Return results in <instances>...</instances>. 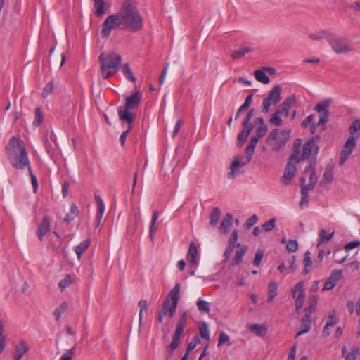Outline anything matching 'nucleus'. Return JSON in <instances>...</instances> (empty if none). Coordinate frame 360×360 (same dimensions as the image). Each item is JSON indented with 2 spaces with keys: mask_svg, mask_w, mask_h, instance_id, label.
<instances>
[{
  "mask_svg": "<svg viewBox=\"0 0 360 360\" xmlns=\"http://www.w3.org/2000/svg\"><path fill=\"white\" fill-rule=\"evenodd\" d=\"M198 253L196 245L193 242H191L189 245V249L186 255L187 259L194 266L197 265L195 257Z\"/></svg>",
  "mask_w": 360,
  "mask_h": 360,
  "instance_id": "nucleus-26",
  "label": "nucleus"
},
{
  "mask_svg": "<svg viewBox=\"0 0 360 360\" xmlns=\"http://www.w3.org/2000/svg\"><path fill=\"white\" fill-rule=\"evenodd\" d=\"M311 326V316L308 314H304L301 320L300 327L303 329V332H309Z\"/></svg>",
  "mask_w": 360,
  "mask_h": 360,
  "instance_id": "nucleus-34",
  "label": "nucleus"
},
{
  "mask_svg": "<svg viewBox=\"0 0 360 360\" xmlns=\"http://www.w3.org/2000/svg\"><path fill=\"white\" fill-rule=\"evenodd\" d=\"M253 154H254V152L248 150V149L245 148V161L240 162V161H239L238 158H235L234 160H233L232 163L230 165V172L227 174V178L229 179L235 178L236 172L238 169V168L240 167H243V166L248 165L250 162Z\"/></svg>",
  "mask_w": 360,
  "mask_h": 360,
  "instance_id": "nucleus-11",
  "label": "nucleus"
},
{
  "mask_svg": "<svg viewBox=\"0 0 360 360\" xmlns=\"http://www.w3.org/2000/svg\"><path fill=\"white\" fill-rule=\"evenodd\" d=\"M349 132L352 135L351 136H354V134L360 130V120H355L352 123L349 127Z\"/></svg>",
  "mask_w": 360,
  "mask_h": 360,
  "instance_id": "nucleus-47",
  "label": "nucleus"
},
{
  "mask_svg": "<svg viewBox=\"0 0 360 360\" xmlns=\"http://www.w3.org/2000/svg\"><path fill=\"white\" fill-rule=\"evenodd\" d=\"M94 7L96 8L95 15L96 16L101 17L105 13L104 0L94 1Z\"/></svg>",
  "mask_w": 360,
  "mask_h": 360,
  "instance_id": "nucleus-33",
  "label": "nucleus"
},
{
  "mask_svg": "<svg viewBox=\"0 0 360 360\" xmlns=\"http://www.w3.org/2000/svg\"><path fill=\"white\" fill-rule=\"evenodd\" d=\"M118 13L123 29L132 32H136L143 29V19L134 0H124L120 6Z\"/></svg>",
  "mask_w": 360,
  "mask_h": 360,
  "instance_id": "nucleus-1",
  "label": "nucleus"
},
{
  "mask_svg": "<svg viewBox=\"0 0 360 360\" xmlns=\"http://www.w3.org/2000/svg\"><path fill=\"white\" fill-rule=\"evenodd\" d=\"M187 321H188L187 312L184 311L181 314V316L176 326L174 334L172 337V341L170 343V345L167 347V350L169 353V356H173L174 350L180 345V339L184 333V328L187 326Z\"/></svg>",
  "mask_w": 360,
  "mask_h": 360,
  "instance_id": "nucleus-6",
  "label": "nucleus"
},
{
  "mask_svg": "<svg viewBox=\"0 0 360 360\" xmlns=\"http://www.w3.org/2000/svg\"><path fill=\"white\" fill-rule=\"evenodd\" d=\"M181 289V284L177 283L175 284L174 287L170 290L167 297L170 300H172V308L174 309L175 307H177L178 300H179V295Z\"/></svg>",
  "mask_w": 360,
  "mask_h": 360,
  "instance_id": "nucleus-21",
  "label": "nucleus"
},
{
  "mask_svg": "<svg viewBox=\"0 0 360 360\" xmlns=\"http://www.w3.org/2000/svg\"><path fill=\"white\" fill-rule=\"evenodd\" d=\"M91 245V240L89 238L81 242L75 248V251L79 259L83 253L89 248Z\"/></svg>",
  "mask_w": 360,
  "mask_h": 360,
  "instance_id": "nucleus-25",
  "label": "nucleus"
},
{
  "mask_svg": "<svg viewBox=\"0 0 360 360\" xmlns=\"http://www.w3.org/2000/svg\"><path fill=\"white\" fill-rule=\"evenodd\" d=\"M158 216H159V212L158 211L155 210L153 212L150 226V229H149L150 237L151 238H153L154 232L157 230L156 221L158 220Z\"/></svg>",
  "mask_w": 360,
  "mask_h": 360,
  "instance_id": "nucleus-40",
  "label": "nucleus"
},
{
  "mask_svg": "<svg viewBox=\"0 0 360 360\" xmlns=\"http://www.w3.org/2000/svg\"><path fill=\"white\" fill-rule=\"evenodd\" d=\"M332 98H327L320 101L314 108V110L320 112L319 121L318 124L325 126L326 123L328 120L330 116V112L328 110V107L332 103Z\"/></svg>",
  "mask_w": 360,
  "mask_h": 360,
  "instance_id": "nucleus-10",
  "label": "nucleus"
},
{
  "mask_svg": "<svg viewBox=\"0 0 360 360\" xmlns=\"http://www.w3.org/2000/svg\"><path fill=\"white\" fill-rule=\"evenodd\" d=\"M5 150L8 161L14 168L23 170L30 165L25 143L20 138L12 136Z\"/></svg>",
  "mask_w": 360,
  "mask_h": 360,
  "instance_id": "nucleus-2",
  "label": "nucleus"
},
{
  "mask_svg": "<svg viewBox=\"0 0 360 360\" xmlns=\"http://www.w3.org/2000/svg\"><path fill=\"white\" fill-rule=\"evenodd\" d=\"M95 200L98 205V211L96 213L98 223L96 226H99L105 212V204L99 195H95Z\"/></svg>",
  "mask_w": 360,
  "mask_h": 360,
  "instance_id": "nucleus-22",
  "label": "nucleus"
},
{
  "mask_svg": "<svg viewBox=\"0 0 360 360\" xmlns=\"http://www.w3.org/2000/svg\"><path fill=\"white\" fill-rule=\"evenodd\" d=\"M297 248L298 244L295 240H289L286 245L288 252H294L297 250Z\"/></svg>",
  "mask_w": 360,
  "mask_h": 360,
  "instance_id": "nucleus-56",
  "label": "nucleus"
},
{
  "mask_svg": "<svg viewBox=\"0 0 360 360\" xmlns=\"http://www.w3.org/2000/svg\"><path fill=\"white\" fill-rule=\"evenodd\" d=\"M264 252L262 250H257L255 253V259L253 261V265L255 266H259L261 264Z\"/></svg>",
  "mask_w": 360,
  "mask_h": 360,
  "instance_id": "nucleus-50",
  "label": "nucleus"
},
{
  "mask_svg": "<svg viewBox=\"0 0 360 360\" xmlns=\"http://www.w3.org/2000/svg\"><path fill=\"white\" fill-rule=\"evenodd\" d=\"M234 248H235V246L228 244V246L226 247V248L224 251V257L225 261H227L229 259V258L230 257V255L233 252Z\"/></svg>",
  "mask_w": 360,
  "mask_h": 360,
  "instance_id": "nucleus-64",
  "label": "nucleus"
},
{
  "mask_svg": "<svg viewBox=\"0 0 360 360\" xmlns=\"http://www.w3.org/2000/svg\"><path fill=\"white\" fill-rule=\"evenodd\" d=\"M268 131L267 126H257L256 128V135L252 136V138H257L259 141L260 139L264 137Z\"/></svg>",
  "mask_w": 360,
  "mask_h": 360,
  "instance_id": "nucleus-44",
  "label": "nucleus"
},
{
  "mask_svg": "<svg viewBox=\"0 0 360 360\" xmlns=\"http://www.w3.org/2000/svg\"><path fill=\"white\" fill-rule=\"evenodd\" d=\"M328 319L330 320L328 321H327V323H326V326H324L323 331H322L323 337L329 336L330 334V333L329 331L330 328L334 327V326L337 323L335 311H330L328 314Z\"/></svg>",
  "mask_w": 360,
  "mask_h": 360,
  "instance_id": "nucleus-19",
  "label": "nucleus"
},
{
  "mask_svg": "<svg viewBox=\"0 0 360 360\" xmlns=\"http://www.w3.org/2000/svg\"><path fill=\"white\" fill-rule=\"evenodd\" d=\"M328 35V34L327 31L321 30L319 32L311 34L309 35V38L311 39H312V40L319 41V40H321V39H322L323 38H326L327 39V36Z\"/></svg>",
  "mask_w": 360,
  "mask_h": 360,
  "instance_id": "nucleus-49",
  "label": "nucleus"
},
{
  "mask_svg": "<svg viewBox=\"0 0 360 360\" xmlns=\"http://www.w3.org/2000/svg\"><path fill=\"white\" fill-rule=\"evenodd\" d=\"M292 297L295 300V311L297 313H299V310L302 307L305 298L303 281L297 283L294 286L292 290Z\"/></svg>",
  "mask_w": 360,
  "mask_h": 360,
  "instance_id": "nucleus-12",
  "label": "nucleus"
},
{
  "mask_svg": "<svg viewBox=\"0 0 360 360\" xmlns=\"http://www.w3.org/2000/svg\"><path fill=\"white\" fill-rule=\"evenodd\" d=\"M319 147L317 144L311 143L307 141L304 145L301 156V160L308 159L311 155H316L319 153Z\"/></svg>",
  "mask_w": 360,
  "mask_h": 360,
  "instance_id": "nucleus-16",
  "label": "nucleus"
},
{
  "mask_svg": "<svg viewBox=\"0 0 360 360\" xmlns=\"http://www.w3.org/2000/svg\"><path fill=\"white\" fill-rule=\"evenodd\" d=\"M252 49L249 47L240 48L238 50L234 51L231 54V58L233 60H238L241 57L244 56L246 53L252 51Z\"/></svg>",
  "mask_w": 360,
  "mask_h": 360,
  "instance_id": "nucleus-36",
  "label": "nucleus"
},
{
  "mask_svg": "<svg viewBox=\"0 0 360 360\" xmlns=\"http://www.w3.org/2000/svg\"><path fill=\"white\" fill-rule=\"evenodd\" d=\"M276 219L272 218L270 220L267 221L262 225V229L264 231L269 232L272 231L276 225Z\"/></svg>",
  "mask_w": 360,
  "mask_h": 360,
  "instance_id": "nucleus-48",
  "label": "nucleus"
},
{
  "mask_svg": "<svg viewBox=\"0 0 360 360\" xmlns=\"http://www.w3.org/2000/svg\"><path fill=\"white\" fill-rule=\"evenodd\" d=\"M258 221V217L256 214H253L251 216L245 223L244 226L246 229H250L253 225H255Z\"/></svg>",
  "mask_w": 360,
  "mask_h": 360,
  "instance_id": "nucleus-55",
  "label": "nucleus"
},
{
  "mask_svg": "<svg viewBox=\"0 0 360 360\" xmlns=\"http://www.w3.org/2000/svg\"><path fill=\"white\" fill-rule=\"evenodd\" d=\"M254 75L258 82H262L263 84H269L270 82L269 77L265 74V72L263 70H255L254 72Z\"/></svg>",
  "mask_w": 360,
  "mask_h": 360,
  "instance_id": "nucleus-37",
  "label": "nucleus"
},
{
  "mask_svg": "<svg viewBox=\"0 0 360 360\" xmlns=\"http://www.w3.org/2000/svg\"><path fill=\"white\" fill-rule=\"evenodd\" d=\"M238 250H236L235 257L233 259V265H239L243 260V257L248 250V246L246 245H240L237 243Z\"/></svg>",
  "mask_w": 360,
  "mask_h": 360,
  "instance_id": "nucleus-20",
  "label": "nucleus"
},
{
  "mask_svg": "<svg viewBox=\"0 0 360 360\" xmlns=\"http://www.w3.org/2000/svg\"><path fill=\"white\" fill-rule=\"evenodd\" d=\"M141 99V94L139 91H136L130 96L127 97L124 109L122 110L120 108L118 110L120 120L127 122L128 124H132L134 120L135 114L130 112V110L139 106Z\"/></svg>",
  "mask_w": 360,
  "mask_h": 360,
  "instance_id": "nucleus-4",
  "label": "nucleus"
},
{
  "mask_svg": "<svg viewBox=\"0 0 360 360\" xmlns=\"http://www.w3.org/2000/svg\"><path fill=\"white\" fill-rule=\"evenodd\" d=\"M200 342V339L198 336L195 335L193 340L188 343V347L186 348L187 350L191 352L196 345Z\"/></svg>",
  "mask_w": 360,
  "mask_h": 360,
  "instance_id": "nucleus-60",
  "label": "nucleus"
},
{
  "mask_svg": "<svg viewBox=\"0 0 360 360\" xmlns=\"http://www.w3.org/2000/svg\"><path fill=\"white\" fill-rule=\"evenodd\" d=\"M334 234V232L330 233V234L326 235V231L325 230H321L319 233V243L323 242V240L329 241L333 236Z\"/></svg>",
  "mask_w": 360,
  "mask_h": 360,
  "instance_id": "nucleus-52",
  "label": "nucleus"
},
{
  "mask_svg": "<svg viewBox=\"0 0 360 360\" xmlns=\"http://www.w3.org/2000/svg\"><path fill=\"white\" fill-rule=\"evenodd\" d=\"M122 71L128 80H130L133 82L136 81V78L134 76L129 63L124 64Z\"/></svg>",
  "mask_w": 360,
  "mask_h": 360,
  "instance_id": "nucleus-38",
  "label": "nucleus"
},
{
  "mask_svg": "<svg viewBox=\"0 0 360 360\" xmlns=\"http://www.w3.org/2000/svg\"><path fill=\"white\" fill-rule=\"evenodd\" d=\"M295 103V96L291 95L285 99V101L282 103L281 108H278L276 110L279 111L281 115H283L287 117L288 115L290 108Z\"/></svg>",
  "mask_w": 360,
  "mask_h": 360,
  "instance_id": "nucleus-18",
  "label": "nucleus"
},
{
  "mask_svg": "<svg viewBox=\"0 0 360 360\" xmlns=\"http://www.w3.org/2000/svg\"><path fill=\"white\" fill-rule=\"evenodd\" d=\"M333 180V172L330 167H327L325 169L323 176L321 181V184H330Z\"/></svg>",
  "mask_w": 360,
  "mask_h": 360,
  "instance_id": "nucleus-32",
  "label": "nucleus"
},
{
  "mask_svg": "<svg viewBox=\"0 0 360 360\" xmlns=\"http://www.w3.org/2000/svg\"><path fill=\"white\" fill-rule=\"evenodd\" d=\"M302 144V140L300 138H297L293 143L292 146V153L290 156V158L295 160H300L301 161V158H300V148Z\"/></svg>",
  "mask_w": 360,
  "mask_h": 360,
  "instance_id": "nucleus-24",
  "label": "nucleus"
},
{
  "mask_svg": "<svg viewBox=\"0 0 360 360\" xmlns=\"http://www.w3.org/2000/svg\"><path fill=\"white\" fill-rule=\"evenodd\" d=\"M290 130H282L278 134V129H274L269 133L266 138V143H269L271 141H275V143L272 147L274 151L278 152L281 150L286 144L290 137Z\"/></svg>",
  "mask_w": 360,
  "mask_h": 360,
  "instance_id": "nucleus-5",
  "label": "nucleus"
},
{
  "mask_svg": "<svg viewBox=\"0 0 360 360\" xmlns=\"http://www.w3.org/2000/svg\"><path fill=\"white\" fill-rule=\"evenodd\" d=\"M237 239H238V230L235 229L233 231V232L231 235V237L229 238V245H233L235 247L237 246V244H236Z\"/></svg>",
  "mask_w": 360,
  "mask_h": 360,
  "instance_id": "nucleus-59",
  "label": "nucleus"
},
{
  "mask_svg": "<svg viewBox=\"0 0 360 360\" xmlns=\"http://www.w3.org/2000/svg\"><path fill=\"white\" fill-rule=\"evenodd\" d=\"M282 89L279 85L274 86L269 91L268 96L263 100L262 112L266 113L269 111L271 105H276L281 99Z\"/></svg>",
  "mask_w": 360,
  "mask_h": 360,
  "instance_id": "nucleus-9",
  "label": "nucleus"
},
{
  "mask_svg": "<svg viewBox=\"0 0 360 360\" xmlns=\"http://www.w3.org/2000/svg\"><path fill=\"white\" fill-rule=\"evenodd\" d=\"M327 40L336 53H345L353 50L352 44L344 37L333 34H328Z\"/></svg>",
  "mask_w": 360,
  "mask_h": 360,
  "instance_id": "nucleus-7",
  "label": "nucleus"
},
{
  "mask_svg": "<svg viewBox=\"0 0 360 360\" xmlns=\"http://www.w3.org/2000/svg\"><path fill=\"white\" fill-rule=\"evenodd\" d=\"M50 221L47 216L42 219V221L39 224L36 234L38 236L40 241H42L44 236L47 233L50 229Z\"/></svg>",
  "mask_w": 360,
  "mask_h": 360,
  "instance_id": "nucleus-17",
  "label": "nucleus"
},
{
  "mask_svg": "<svg viewBox=\"0 0 360 360\" xmlns=\"http://www.w3.org/2000/svg\"><path fill=\"white\" fill-rule=\"evenodd\" d=\"M199 333L201 338L205 339L207 342L210 340V332L207 323H201L199 328Z\"/></svg>",
  "mask_w": 360,
  "mask_h": 360,
  "instance_id": "nucleus-39",
  "label": "nucleus"
},
{
  "mask_svg": "<svg viewBox=\"0 0 360 360\" xmlns=\"http://www.w3.org/2000/svg\"><path fill=\"white\" fill-rule=\"evenodd\" d=\"M233 221V215L231 213L226 214L220 224V230L224 233H227L228 229L231 226Z\"/></svg>",
  "mask_w": 360,
  "mask_h": 360,
  "instance_id": "nucleus-28",
  "label": "nucleus"
},
{
  "mask_svg": "<svg viewBox=\"0 0 360 360\" xmlns=\"http://www.w3.org/2000/svg\"><path fill=\"white\" fill-rule=\"evenodd\" d=\"M259 141L257 138H252L251 137L249 141L248 146L246 147V149L248 150L255 152V148L256 147V145Z\"/></svg>",
  "mask_w": 360,
  "mask_h": 360,
  "instance_id": "nucleus-63",
  "label": "nucleus"
},
{
  "mask_svg": "<svg viewBox=\"0 0 360 360\" xmlns=\"http://www.w3.org/2000/svg\"><path fill=\"white\" fill-rule=\"evenodd\" d=\"M300 162V160L289 158L283 175L281 178V181L285 185H288L295 176L297 172V165Z\"/></svg>",
  "mask_w": 360,
  "mask_h": 360,
  "instance_id": "nucleus-13",
  "label": "nucleus"
},
{
  "mask_svg": "<svg viewBox=\"0 0 360 360\" xmlns=\"http://www.w3.org/2000/svg\"><path fill=\"white\" fill-rule=\"evenodd\" d=\"M29 347L24 340H22L15 347V353L18 355L23 356L28 351Z\"/></svg>",
  "mask_w": 360,
  "mask_h": 360,
  "instance_id": "nucleus-35",
  "label": "nucleus"
},
{
  "mask_svg": "<svg viewBox=\"0 0 360 360\" xmlns=\"http://www.w3.org/2000/svg\"><path fill=\"white\" fill-rule=\"evenodd\" d=\"M53 82H50L45 86V87L43 89L42 97L46 98L48 96V95L53 91Z\"/></svg>",
  "mask_w": 360,
  "mask_h": 360,
  "instance_id": "nucleus-57",
  "label": "nucleus"
},
{
  "mask_svg": "<svg viewBox=\"0 0 360 360\" xmlns=\"http://www.w3.org/2000/svg\"><path fill=\"white\" fill-rule=\"evenodd\" d=\"M34 112H35V120L34 121V124L37 126L40 125L43 120V114L39 108H37L35 109Z\"/></svg>",
  "mask_w": 360,
  "mask_h": 360,
  "instance_id": "nucleus-54",
  "label": "nucleus"
},
{
  "mask_svg": "<svg viewBox=\"0 0 360 360\" xmlns=\"http://www.w3.org/2000/svg\"><path fill=\"white\" fill-rule=\"evenodd\" d=\"M310 255L311 253L309 250H307L304 255L303 262L304 266L302 271L304 274H307L311 271V270L309 268L312 266L313 262Z\"/></svg>",
  "mask_w": 360,
  "mask_h": 360,
  "instance_id": "nucleus-31",
  "label": "nucleus"
},
{
  "mask_svg": "<svg viewBox=\"0 0 360 360\" xmlns=\"http://www.w3.org/2000/svg\"><path fill=\"white\" fill-rule=\"evenodd\" d=\"M176 307H175L174 309L172 308V303L170 302V300L168 297H166L163 302L162 309L160 311L162 314L169 315L170 318H172L176 310Z\"/></svg>",
  "mask_w": 360,
  "mask_h": 360,
  "instance_id": "nucleus-23",
  "label": "nucleus"
},
{
  "mask_svg": "<svg viewBox=\"0 0 360 360\" xmlns=\"http://www.w3.org/2000/svg\"><path fill=\"white\" fill-rule=\"evenodd\" d=\"M224 344L230 345L231 342L229 337L224 332L222 331L219 333L218 346L219 347L220 345Z\"/></svg>",
  "mask_w": 360,
  "mask_h": 360,
  "instance_id": "nucleus-51",
  "label": "nucleus"
},
{
  "mask_svg": "<svg viewBox=\"0 0 360 360\" xmlns=\"http://www.w3.org/2000/svg\"><path fill=\"white\" fill-rule=\"evenodd\" d=\"M278 294V285L276 282H271L268 285V300L269 302H271Z\"/></svg>",
  "mask_w": 360,
  "mask_h": 360,
  "instance_id": "nucleus-30",
  "label": "nucleus"
},
{
  "mask_svg": "<svg viewBox=\"0 0 360 360\" xmlns=\"http://www.w3.org/2000/svg\"><path fill=\"white\" fill-rule=\"evenodd\" d=\"M356 145V140L354 136H349L346 140L340 154V165H343L347 158L351 155Z\"/></svg>",
  "mask_w": 360,
  "mask_h": 360,
  "instance_id": "nucleus-14",
  "label": "nucleus"
},
{
  "mask_svg": "<svg viewBox=\"0 0 360 360\" xmlns=\"http://www.w3.org/2000/svg\"><path fill=\"white\" fill-rule=\"evenodd\" d=\"M221 216V210L219 207H214L210 214V225L214 227L219 222Z\"/></svg>",
  "mask_w": 360,
  "mask_h": 360,
  "instance_id": "nucleus-29",
  "label": "nucleus"
},
{
  "mask_svg": "<svg viewBox=\"0 0 360 360\" xmlns=\"http://www.w3.org/2000/svg\"><path fill=\"white\" fill-rule=\"evenodd\" d=\"M324 251L320 250L319 252L318 256L314 261V266L316 268H320L321 266V262L323 259Z\"/></svg>",
  "mask_w": 360,
  "mask_h": 360,
  "instance_id": "nucleus-61",
  "label": "nucleus"
},
{
  "mask_svg": "<svg viewBox=\"0 0 360 360\" xmlns=\"http://www.w3.org/2000/svg\"><path fill=\"white\" fill-rule=\"evenodd\" d=\"M79 212L75 203H72L70 212H68L64 218V221L67 224L70 223L74 219L78 216Z\"/></svg>",
  "mask_w": 360,
  "mask_h": 360,
  "instance_id": "nucleus-27",
  "label": "nucleus"
},
{
  "mask_svg": "<svg viewBox=\"0 0 360 360\" xmlns=\"http://www.w3.org/2000/svg\"><path fill=\"white\" fill-rule=\"evenodd\" d=\"M280 112L276 110L271 115L269 119V122L276 127L281 126L283 123V120L281 117L279 116Z\"/></svg>",
  "mask_w": 360,
  "mask_h": 360,
  "instance_id": "nucleus-42",
  "label": "nucleus"
},
{
  "mask_svg": "<svg viewBox=\"0 0 360 360\" xmlns=\"http://www.w3.org/2000/svg\"><path fill=\"white\" fill-rule=\"evenodd\" d=\"M98 60L101 65L102 77L105 79L112 76L120 68L122 57L114 51L108 54L102 53Z\"/></svg>",
  "mask_w": 360,
  "mask_h": 360,
  "instance_id": "nucleus-3",
  "label": "nucleus"
},
{
  "mask_svg": "<svg viewBox=\"0 0 360 360\" xmlns=\"http://www.w3.org/2000/svg\"><path fill=\"white\" fill-rule=\"evenodd\" d=\"M27 168L28 169L30 176L31 178V182H32V184L33 186V191L34 193H36L37 191V188H38L37 179L36 176L33 174L30 165H29V167H27Z\"/></svg>",
  "mask_w": 360,
  "mask_h": 360,
  "instance_id": "nucleus-53",
  "label": "nucleus"
},
{
  "mask_svg": "<svg viewBox=\"0 0 360 360\" xmlns=\"http://www.w3.org/2000/svg\"><path fill=\"white\" fill-rule=\"evenodd\" d=\"M72 282V277L70 274L67 275L65 278L62 279L59 283L58 287L63 291L68 287Z\"/></svg>",
  "mask_w": 360,
  "mask_h": 360,
  "instance_id": "nucleus-45",
  "label": "nucleus"
},
{
  "mask_svg": "<svg viewBox=\"0 0 360 360\" xmlns=\"http://www.w3.org/2000/svg\"><path fill=\"white\" fill-rule=\"evenodd\" d=\"M131 129V124H128V129L127 130L124 131L120 137V143L122 146H124L125 141H126V138Z\"/></svg>",
  "mask_w": 360,
  "mask_h": 360,
  "instance_id": "nucleus-62",
  "label": "nucleus"
},
{
  "mask_svg": "<svg viewBox=\"0 0 360 360\" xmlns=\"http://www.w3.org/2000/svg\"><path fill=\"white\" fill-rule=\"evenodd\" d=\"M75 346H74L72 348L68 349L65 354L62 355L60 360H72V356L75 354Z\"/></svg>",
  "mask_w": 360,
  "mask_h": 360,
  "instance_id": "nucleus-58",
  "label": "nucleus"
},
{
  "mask_svg": "<svg viewBox=\"0 0 360 360\" xmlns=\"http://www.w3.org/2000/svg\"><path fill=\"white\" fill-rule=\"evenodd\" d=\"M250 330L257 335H263L266 333V329L264 326L254 324L250 327Z\"/></svg>",
  "mask_w": 360,
  "mask_h": 360,
  "instance_id": "nucleus-41",
  "label": "nucleus"
},
{
  "mask_svg": "<svg viewBox=\"0 0 360 360\" xmlns=\"http://www.w3.org/2000/svg\"><path fill=\"white\" fill-rule=\"evenodd\" d=\"M249 135L250 134H248V132L243 129V130L238 134L236 143L237 146L238 147H241L247 141Z\"/></svg>",
  "mask_w": 360,
  "mask_h": 360,
  "instance_id": "nucleus-43",
  "label": "nucleus"
},
{
  "mask_svg": "<svg viewBox=\"0 0 360 360\" xmlns=\"http://www.w3.org/2000/svg\"><path fill=\"white\" fill-rule=\"evenodd\" d=\"M122 28V23L118 12L108 16L102 24L101 34L103 37H108L112 29Z\"/></svg>",
  "mask_w": 360,
  "mask_h": 360,
  "instance_id": "nucleus-8",
  "label": "nucleus"
},
{
  "mask_svg": "<svg viewBox=\"0 0 360 360\" xmlns=\"http://www.w3.org/2000/svg\"><path fill=\"white\" fill-rule=\"evenodd\" d=\"M342 272L341 270H334L330 274V276L325 281L323 290H330L333 289L338 283V282L342 278Z\"/></svg>",
  "mask_w": 360,
  "mask_h": 360,
  "instance_id": "nucleus-15",
  "label": "nucleus"
},
{
  "mask_svg": "<svg viewBox=\"0 0 360 360\" xmlns=\"http://www.w3.org/2000/svg\"><path fill=\"white\" fill-rule=\"evenodd\" d=\"M196 304L198 310L200 311L201 312L208 313L210 311V304L207 302L199 300L197 301Z\"/></svg>",
  "mask_w": 360,
  "mask_h": 360,
  "instance_id": "nucleus-46",
  "label": "nucleus"
}]
</instances>
